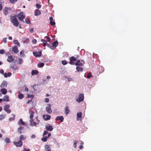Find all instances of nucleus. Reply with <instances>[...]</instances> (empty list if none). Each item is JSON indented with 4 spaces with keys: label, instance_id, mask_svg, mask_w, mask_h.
<instances>
[{
    "label": "nucleus",
    "instance_id": "obj_1",
    "mask_svg": "<svg viewBox=\"0 0 151 151\" xmlns=\"http://www.w3.org/2000/svg\"><path fill=\"white\" fill-rule=\"evenodd\" d=\"M11 23L16 27L18 26L19 22L16 17L14 16H11L10 17Z\"/></svg>",
    "mask_w": 151,
    "mask_h": 151
},
{
    "label": "nucleus",
    "instance_id": "obj_2",
    "mask_svg": "<svg viewBox=\"0 0 151 151\" xmlns=\"http://www.w3.org/2000/svg\"><path fill=\"white\" fill-rule=\"evenodd\" d=\"M58 45V42L57 41H55L51 45H48V47L52 50H54L57 46Z\"/></svg>",
    "mask_w": 151,
    "mask_h": 151
},
{
    "label": "nucleus",
    "instance_id": "obj_3",
    "mask_svg": "<svg viewBox=\"0 0 151 151\" xmlns=\"http://www.w3.org/2000/svg\"><path fill=\"white\" fill-rule=\"evenodd\" d=\"M84 95L83 94L81 93L80 94L78 97L76 99V101L78 103H80L83 101L84 100Z\"/></svg>",
    "mask_w": 151,
    "mask_h": 151
},
{
    "label": "nucleus",
    "instance_id": "obj_4",
    "mask_svg": "<svg viewBox=\"0 0 151 151\" xmlns=\"http://www.w3.org/2000/svg\"><path fill=\"white\" fill-rule=\"evenodd\" d=\"M10 106L8 104H6L4 106V110L8 114H10L11 113V110L9 108Z\"/></svg>",
    "mask_w": 151,
    "mask_h": 151
},
{
    "label": "nucleus",
    "instance_id": "obj_5",
    "mask_svg": "<svg viewBox=\"0 0 151 151\" xmlns=\"http://www.w3.org/2000/svg\"><path fill=\"white\" fill-rule=\"evenodd\" d=\"M18 17L19 20H21L23 22H24L23 19L25 17V16L23 15V12H20L18 15Z\"/></svg>",
    "mask_w": 151,
    "mask_h": 151
},
{
    "label": "nucleus",
    "instance_id": "obj_6",
    "mask_svg": "<svg viewBox=\"0 0 151 151\" xmlns=\"http://www.w3.org/2000/svg\"><path fill=\"white\" fill-rule=\"evenodd\" d=\"M46 111L49 114L52 113V110L51 108V105L50 104H47V106L46 108Z\"/></svg>",
    "mask_w": 151,
    "mask_h": 151
},
{
    "label": "nucleus",
    "instance_id": "obj_7",
    "mask_svg": "<svg viewBox=\"0 0 151 151\" xmlns=\"http://www.w3.org/2000/svg\"><path fill=\"white\" fill-rule=\"evenodd\" d=\"M14 143L17 147H21L22 145V142L21 140H19L18 142H14Z\"/></svg>",
    "mask_w": 151,
    "mask_h": 151
},
{
    "label": "nucleus",
    "instance_id": "obj_8",
    "mask_svg": "<svg viewBox=\"0 0 151 151\" xmlns=\"http://www.w3.org/2000/svg\"><path fill=\"white\" fill-rule=\"evenodd\" d=\"M76 120L77 121L82 120V113L81 112H78L77 114Z\"/></svg>",
    "mask_w": 151,
    "mask_h": 151
},
{
    "label": "nucleus",
    "instance_id": "obj_9",
    "mask_svg": "<svg viewBox=\"0 0 151 151\" xmlns=\"http://www.w3.org/2000/svg\"><path fill=\"white\" fill-rule=\"evenodd\" d=\"M81 62H83V63H81L80 60H78L77 61L76 63L75 64V65L82 66L83 65V64L84 63V62L83 60H82Z\"/></svg>",
    "mask_w": 151,
    "mask_h": 151
},
{
    "label": "nucleus",
    "instance_id": "obj_10",
    "mask_svg": "<svg viewBox=\"0 0 151 151\" xmlns=\"http://www.w3.org/2000/svg\"><path fill=\"white\" fill-rule=\"evenodd\" d=\"M70 112L69 108L68 106L65 107L64 109V113L66 115H67Z\"/></svg>",
    "mask_w": 151,
    "mask_h": 151
},
{
    "label": "nucleus",
    "instance_id": "obj_11",
    "mask_svg": "<svg viewBox=\"0 0 151 151\" xmlns=\"http://www.w3.org/2000/svg\"><path fill=\"white\" fill-rule=\"evenodd\" d=\"M51 116L48 115H44L43 116V119L45 121L50 120L51 118Z\"/></svg>",
    "mask_w": 151,
    "mask_h": 151
},
{
    "label": "nucleus",
    "instance_id": "obj_12",
    "mask_svg": "<svg viewBox=\"0 0 151 151\" xmlns=\"http://www.w3.org/2000/svg\"><path fill=\"white\" fill-rule=\"evenodd\" d=\"M33 55L36 57H40L41 55V51L33 52Z\"/></svg>",
    "mask_w": 151,
    "mask_h": 151
},
{
    "label": "nucleus",
    "instance_id": "obj_13",
    "mask_svg": "<svg viewBox=\"0 0 151 151\" xmlns=\"http://www.w3.org/2000/svg\"><path fill=\"white\" fill-rule=\"evenodd\" d=\"M18 124L20 126L21 125V124H22L23 125H26V124L25 122H23V121L22 119H20L19 121L17 122Z\"/></svg>",
    "mask_w": 151,
    "mask_h": 151
},
{
    "label": "nucleus",
    "instance_id": "obj_14",
    "mask_svg": "<svg viewBox=\"0 0 151 151\" xmlns=\"http://www.w3.org/2000/svg\"><path fill=\"white\" fill-rule=\"evenodd\" d=\"M46 129L47 131H51L53 129V128L52 127V126L49 124L47 125L46 126Z\"/></svg>",
    "mask_w": 151,
    "mask_h": 151
},
{
    "label": "nucleus",
    "instance_id": "obj_15",
    "mask_svg": "<svg viewBox=\"0 0 151 151\" xmlns=\"http://www.w3.org/2000/svg\"><path fill=\"white\" fill-rule=\"evenodd\" d=\"M45 151H51V148L50 145H46L45 146Z\"/></svg>",
    "mask_w": 151,
    "mask_h": 151
},
{
    "label": "nucleus",
    "instance_id": "obj_16",
    "mask_svg": "<svg viewBox=\"0 0 151 151\" xmlns=\"http://www.w3.org/2000/svg\"><path fill=\"white\" fill-rule=\"evenodd\" d=\"M63 119L64 118L62 116H58L55 118L56 120H59L61 122H63Z\"/></svg>",
    "mask_w": 151,
    "mask_h": 151
},
{
    "label": "nucleus",
    "instance_id": "obj_17",
    "mask_svg": "<svg viewBox=\"0 0 151 151\" xmlns=\"http://www.w3.org/2000/svg\"><path fill=\"white\" fill-rule=\"evenodd\" d=\"M11 10V9L9 8H5L4 9V14L6 15L8 12Z\"/></svg>",
    "mask_w": 151,
    "mask_h": 151
},
{
    "label": "nucleus",
    "instance_id": "obj_18",
    "mask_svg": "<svg viewBox=\"0 0 151 151\" xmlns=\"http://www.w3.org/2000/svg\"><path fill=\"white\" fill-rule=\"evenodd\" d=\"M41 41L42 42L43 46L44 47H45L46 46H48V45H50L49 44L47 43V41L45 40L42 39L41 40Z\"/></svg>",
    "mask_w": 151,
    "mask_h": 151
},
{
    "label": "nucleus",
    "instance_id": "obj_19",
    "mask_svg": "<svg viewBox=\"0 0 151 151\" xmlns=\"http://www.w3.org/2000/svg\"><path fill=\"white\" fill-rule=\"evenodd\" d=\"M14 60L12 56H9L7 59V61L9 62H11Z\"/></svg>",
    "mask_w": 151,
    "mask_h": 151
},
{
    "label": "nucleus",
    "instance_id": "obj_20",
    "mask_svg": "<svg viewBox=\"0 0 151 151\" xmlns=\"http://www.w3.org/2000/svg\"><path fill=\"white\" fill-rule=\"evenodd\" d=\"M12 50L13 52L17 53L18 52L19 50L17 46H14L12 48Z\"/></svg>",
    "mask_w": 151,
    "mask_h": 151
},
{
    "label": "nucleus",
    "instance_id": "obj_21",
    "mask_svg": "<svg viewBox=\"0 0 151 151\" xmlns=\"http://www.w3.org/2000/svg\"><path fill=\"white\" fill-rule=\"evenodd\" d=\"M24 127L20 126V127L18 128L17 131L18 133L21 134L22 133L21 130L24 129Z\"/></svg>",
    "mask_w": 151,
    "mask_h": 151
},
{
    "label": "nucleus",
    "instance_id": "obj_22",
    "mask_svg": "<svg viewBox=\"0 0 151 151\" xmlns=\"http://www.w3.org/2000/svg\"><path fill=\"white\" fill-rule=\"evenodd\" d=\"M12 75V73L10 72H9L7 73H5L4 74V76L5 78H6L8 77H10Z\"/></svg>",
    "mask_w": 151,
    "mask_h": 151
},
{
    "label": "nucleus",
    "instance_id": "obj_23",
    "mask_svg": "<svg viewBox=\"0 0 151 151\" xmlns=\"http://www.w3.org/2000/svg\"><path fill=\"white\" fill-rule=\"evenodd\" d=\"M7 86V83L6 81H4L1 84V85L0 86L1 88H4L5 87H6Z\"/></svg>",
    "mask_w": 151,
    "mask_h": 151
},
{
    "label": "nucleus",
    "instance_id": "obj_24",
    "mask_svg": "<svg viewBox=\"0 0 151 151\" xmlns=\"http://www.w3.org/2000/svg\"><path fill=\"white\" fill-rule=\"evenodd\" d=\"M4 101H9V96L8 95H5L3 99Z\"/></svg>",
    "mask_w": 151,
    "mask_h": 151
},
{
    "label": "nucleus",
    "instance_id": "obj_25",
    "mask_svg": "<svg viewBox=\"0 0 151 151\" xmlns=\"http://www.w3.org/2000/svg\"><path fill=\"white\" fill-rule=\"evenodd\" d=\"M41 14L40 11L38 9L37 10L35 13V16H37L40 15Z\"/></svg>",
    "mask_w": 151,
    "mask_h": 151
},
{
    "label": "nucleus",
    "instance_id": "obj_26",
    "mask_svg": "<svg viewBox=\"0 0 151 151\" xmlns=\"http://www.w3.org/2000/svg\"><path fill=\"white\" fill-rule=\"evenodd\" d=\"M27 138V137L25 136H24L23 135H20V136L19 137V139L20 140H24L26 139Z\"/></svg>",
    "mask_w": 151,
    "mask_h": 151
},
{
    "label": "nucleus",
    "instance_id": "obj_27",
    "mask_svg": "<svg viewBox=\"0 0 151 151\" xmlns=\"http://www.w3.org/2000/svg\"><path fill=\"white\" fill-rule=\"evenodd\" d=\"M1 93L4 95L6 94L7 92V91L5 88H2L1 90Z\"/></svg>",
    "mask_w": 151,
    "mask_h": 151
},
{
    "label": "nucleus",
    "instance_id": "obj_28",
    "mask_svg": "<svg viewBox=\"0 0 151 151\" xmlns=\"http://www.w3.org/2000/svg\"><path fill=\"white\" fill-rule=\"evenodd\" d=\"M38 73V72L37 70H32L31 72V74L32 75H37Z\"/></svg>",
    "mask_w": 151,
    "mask_h": 151
},
{
    "label": "nucleus",
    "instance_id": "obj_29",
    "mask_svg": "<svg viewBox=\"0 0 151 151\" xmlns=\"http://www.w3.org/2000/svg\"><path fill=\"white\" fill-rule=\"evenodd\" d=\"M29 113L30 114L29 116L30 118H33L34 117L33 115L34 113V111H33L31 110L29 111Z\"/></svg>",
    "mask_w": 151,
    "mask_h": 151
},
{
    "label": "nucleus",
    "instance_id": "obj_30",
    "mask_svg": "<svg viewBox=\"0 0 151 151\" xmlns=\"http://www.w3.org/2000/svg\"><path fill=\"white\" fill-rule=\"evenodd\" d=\"M12 116H13V117H10L9 119V121H13L14 119V118L15 117V115L14 114H12Z\"/></svg>",
    "mask_w": 151,
    "mask_h": 151
},
{
    "label": "nucleus",
    "instance_id": "obj_31",
    "mask_svg": "<svg viewBox=\"0 0 151 151\" xmlns=\"http://www.w3.org/2000/svg\"><path fill=\"white\" fill-rule=\"evenodd\" d=\"M76 69L77 71L78 72H82L83 71V69L81 68H80L79 67L77 66L76 67Z\"/></svg>",
    "mask_w": 151,
    "mask_h": 151
},
{
    "label": "nucleus",
    "instance_id": "obj_32",
    "mask_svg": "<svg viewBox=\"0 0 151 151\" xmlns=\"http://www.w3.org/2000/svg\"><path fill=\"white\" fill-rule=\"evenodd\" d=\"M44 65V64L43 63H39L37 64V66L39 68H41L43 67Z\"/></svg>",
    "mask_w": 151,
    "mask_h": 151
},
{
    "label": "nucleus",
    "instance_id": "obj_33",
    "mask_svg": "<svg viewBox=\"0 0 151 151\" xmlns=\"http://www.w3.org/2000/svg\"><path fill=\"white\" fill-rule=\"evenodd\" d=\"M79 142H80V144L81 145L79 147V148L80 149H81L83 148V142L82 141H80Z\"/></svg>",
    "mask_w": 151,
    "mask_h": 151
},
{
    "label": "nucleus",
    "instance_id": "obj_34",
    "mask_svg": "<svg viewBox=\"0 0 151 151\" xmlns=\"http://www.w3.org/2000/svg\"><path fill=\"white\" fill-rule=\"evenodd\" d=\"M14 70H15L17 69V68L16 66L14 65H11L10 66Z\"/></svg>",
    "mask_w": 151,
    "mask_h": 151
},
{
    "label": "nucleus",
    "instance_id": "obj_35",
    "mask_svg": "<svg viewBox=\"0 0 151 151\" xmlns=\"http://www.w3.org/2000/svg\"><path fill=\"white\" fill-rule=\"evenodd\" d=\"M18 98L19 99H22L24 98V95L22 93H19L18 96Z\"/></svg>",
    "mask_w": 151,
    "mask_h": 151
},
{
    "label": "nucleus",
    "instance_id": "obj_36",
    "mask_svg": "<svg viewBox=\"0 0 151 151\" xmlns=\"http://www.w3.org/2000/svg\"><path fill=\"white\" fill-rule=\"evenodd\" d=\"M6 116V114L2 115L1 114L0 115V120H1L3 119H4Z\"/></svg>",
    "mask_w": 151,
    "mask_h": 151
},
{
    "label": "nucleus",
    "instance_id": "obj_37",
    "mask_svg": "<svg viewBox=\"0 0 151 151\" xmlns=\"http://www.w3.org/2000/svg\"><path fill=\"white\" fill-rule=\"evenodd\" d=\"M4 140H5V143L6 144L10 143L11 142V141L9 140V139L8 138H6Z\"/></svg>",
    "mask_w": 151,
    "mask_h": 151
},
{
    "label": "nucleus",
    "instance_id": "obj_38",
    "mask_svg": "<svg viewBox=\"0 0 151 151\" xmlns=\"http://www.w3.org/2000/svg\"><path fill=\"white\" fill-rule=\"evenodd\" d=\"M45 39H46V41H47V42H50V41L51 40V39L49 37L45 36Z\"/></svg>",
    "mask_w": 151,
    "mask_h": 151
},
{
    "label": "nucleus",
    "instance_id": "obj_39",
    "mask_svg": "<svg viewBox=\"0 0 151 151\" xmlns=\"http://www.w3.org/2000/svg\"><path fill=\"white\" fill-rule=\"evenodd\" d=\"M25 22L27 24H29L30 23V21L29 19L28 18H26L25 20Z\"/></svg>",
    "mask_w": 151,
    "mask_h": 151
},
{
    "label": "nucleus",
    "instance_id": "obj_40",
    "mask_svg": "<svg viewBox=\"0 0 151 151\" xmlns=\"http://www.w3.org/2000/svg\"><path fill=\"white\" fill-rule=\"evenodd\" d=\"M69 59L70 60L73 61H75L76 60V59L73 57H70L69 58Z\"/></svg>",
    "mask_w": 151,
    "mask_h": 151
},
{
    "label": "nucleus",
    "instance_id": "obj_41",
    "mask_svg": "<svg viewBox=\"0 0 151 151\" xmlns=\"http://www.w3.org/2000/svg\"><path fill=\"white\" fill-rule=\"evenodd\" d=\"M77 142L78 141L76 140L74 141L73 147L74 148H76L77 147Z\"/></svg>",
    "mask_w": 151,
    "mask_h": 151
},
{
    "label": "nucleus",
    "instance_id": "obj_42",
    "mask_svg": "<svg viewBox=\"0 0 151 151\" xmlns=\"http://www.w3.org/2000/svg\"><path fill=\"white\" fill-rule=\"evenodd\" d=\"M24 51L23 50H22L20 51V53L21 57H23V55H24Z\"/></svg>",
    "mask_w": 151,
    "mask_h": 151
},
{
    "label": "nucleus",
    "instance_id": "obj_43",
    "mask_svg": "<svg viewBox=\"0 0 151 151\" xmlns=\"http://www.w3.org/2000/svg\"><path fill=\"white\" fill-rule=\"evenodd\" d=\"M36 125V123L33 122H32V123H30V126L32 127L33 126H35Z\"/></svg>",
    "mask_w": 151,
    "mask_h": 151
},
{
    "label": "nucleus",
    "instance_id": "obj_44",
    "mask_svg": "<svg viewBox=\"0 0 151 151\" xmlns=\"http://www.w3.org/2000/svg\"><path fill=\"white\" fill-rule=\"evenodd\" d=\"M23 62V60L22 59L19 58V62L18 64L19 65L21 64Z\"/></svg>",
    "mask_w": 151,
    "mask_h": 151
},
{
    "label": "nucleus",
    "instance_id": "obj_45",
    "mask_svg": "<svg viewBox=\"0 0 151 151\" xmlns=\"http://www.w3.org/2000/svg\"><path fill=\"white\" fill-rule=\"evenodd\" d=\"M65 78L68 79V81H73V79L72 78H68L66 76L65 77Z\"/></svg>",
    "mask_w": 151,
    "mask_h": 151
},
{
    "label": "nucleus",
    "instance_id": "obj_46",
    "mask_svg": "<svg viewBox=\"0 0 151 151\" xmlns=\"http://www.w3.org/2000/svg\"><path fill=\"white\" fill-rule=\"evenodd\" d=\"M62 63L63 65H65L67 64V62L65 60H63L62 61Z\"/></svg>",
    "mask_w": 151,
    "mask_h": 151
},
{
    "label": "nucleus",
    "instance_id": "obj_47",
    "mask_svg": "<svg viewBox=\"0 0 151 151\" xmlns=\"http://www.w3.org/2000/svg\"><path fill=\"white\" fill-rule=\"evenodd\" d=\"M36 7L38 9H40L41 7V5L38 4H36Z\"/></svg>",
    "mask_w": 151,
    "mask_h": 151
},
{
    "label": "nucleus",
    "instance_id": "obj_48",
    "mask_svg": "<svg viewBox=\"0 0 151 151\" xmlns=\"http://www.w3.org/2000/svg\"><path fill=\"white\" fill-rule=\"evenodd\" d=\"M50 24L52 26H54V25H55V22L53 21V22H52V21H51V22H50Z\"/></svg>",
    "mask_w": 151,
    "mask_h": 151
},
{
    "label": "nucleus",
    "instance_id": "obj_49",
    "mask_svg": "<svg viewBox=\"0 0 151 151\" xmlns=\"http://www.w3.org/2000/svg\"><path fill=\"white\" fill-rule=\"evenodd\" d=\"M4 51L3 49L0 50V54H3L4 53Z\"/></svg>",
    "mask_w": 151,
    "mask_h": 151
},
{
    "label": "nucleus",
    "instance_id": "obj_50",
    "mask_svg": "<svg viewBox=\"0 0 151 151\" xmlns=\"http://www.w3.org/2000/svg\"><path fill=\"white\" fill-rule=\"evenodd\" d=\"M24 88V90L25 91L28 92V89L25 86H23V88Z\"/></svg>",
    "mask_w": 151,
    "mask_h": 151
},
{
    "label": "nucleus",
    "instance_id": "obj_51",
    "mask_svg": "<svg viewBox=\"0 0 151 151\" xmlns=\"http://www.w3.org/2000/svg\"><path fill=\"white\" fill-rule=\"evenodd\" d=\"M32 42L33 44H35L37 43V40L35 39H33L32 40Z\"/></svg>",
    "mask_w": 151,
    "mask_h": 151
},
{
    "label": "nucleus",
    "instance_id": "obj_52",
    "mask_svg": "<svg viewBox=\"0 0 151 151\" xmlns=\"http://www.w3.org/2000/svg\"><path fill=\"white\" fill-rule=\"evenodd\" d=\"M49 101V99L48 98H46L45 99V102L46 103H48Z\"/></svg>",
    "mask_w": 151,
    "mask_h": 151
},
{
    "label": "nucleus",
    "instance_id": "obj_53",
    "mask_svg": "<svg viewBox=\"0 0 151 151\" xmlns=\"http://www.w3.org/2000/svg\"><path fill=\"white\" fill-rule=\"evenodd\" d=\"M48 133V132L47 131H44V132L43 134V136H44L45 135H46Z\"/></svg>",
    "mask_w": 151,
    "mask_h": 151
},
{
    "label": "nucleus",
    "instance_id": "obj_54",
    "mask_svg": "<svg viewBox=\"0 0 151 151\" xmlns=\"http://www.w3.org/2000/svg\"><path fill=\"white\" fill-rule=\"evenodd\" d=\"M41 140L43 142H46L47 141V140L44 137L42 138Z\"/></svg>",
    "mask_w": 151,
    "mask_h": 151
},
{
    "label": "nucleus",
    "instance_id": "obj_55",
    "mask_svg": "<svg viewBox=\"0 0 151 151\" xmlns=\"http://www.w3.org/2000/svg\"><path fill=\"white\" fill-rule=\"evenodd\" d=\"M2 41L4 43L6 42V38H4L3 39Z\"/></svg>",
    "mask_w": 151,
    "mask_h": 151
},
{
    "label": "nucleus",
    "instance_id": "obj_56",
    "mask_svg": "<svg viewBox=\"0 0 151 151\" xmlns=\"http://www.w3.org/2000/svg\"><path fill=\"white\" fill-rule=\"evenodd\" d=\"M92 77V75L91 74H88L87 76V78H91Z\"/></svg>",
    "mask_w": 151,
    "mask_h": 151
},
{
    "label": "nucleus",
    "instance_id": "obj_57",
    "mask_svg": "<svg viewBox=\"0 0 151 151\" xmlns=\"http://www.w3.org/2000/svg\"><path fill=\"white\" fill-rule=\"evenodd\" d=\"M17 0H9V1L11 3H14Z\"/></svg>",
    "mask_w": 151,
    "mask_h": 151
},
{
    "label": "nucleus",
    "instance_id": "obj_58",
    "mask_svg": "<svg viewBox=\"0 0 151 151\" xmlns=\"http://www.w3.org/2000/svg\"><path fill=\"white\" fill-rule=\"evenodd\" d=\"M73 61L70 60L69 63L71 65H75Z\"/></svg>",
    "mask_w": 151,
    "mask_h": 151
},
{
    "label": "nucleus",
    "instance_id": "obj_59",
    "mask_svg": "<svg viewBox=\"0 0 151 151\" xmlns=\"http://www.w3.org/2000/svg\"><path fill=\"white\" fill-rule=\"evenodd\" d=\"M0 73L4 75V71L3 69L0 70Z\"/></svg>",
    "mask_w": 151,
    "mask_h": 151
},
{
    "label": "nucleus",
    "instance_id": "obj_60",
    "mask_svg": "<svg viewBox=\"0 0 151 151\" xmlns=\"http://www.w3.org/2000/svg\"><path fill=\"white\" fill-rule=\"evenodd\" d=\"M31 137L32 138L35 139L36 137V136H35V134H32V135Z\"/></svg>",
    "mask_w": 151,
    "mask_h": 151
},
{
    "label": "nucleus",
    "instance_id": "obj_61",
    "mask_svg": "<svg viewBox=\"0 0 151 151\" xmlns=\"http://www.w3.org/2000/svg\"><path fill=\"white\" fill-rule=\"evenodd\" d=\"M14 43L15 44H17L18 43V41L17 40H15L14 41Z\"/></svg>",
    "mask_w": 151,
    "mask_h": 151
},
{
    "label": "nucleus",
    "instance_id": "obj_62",
    "mask_svg": "<svg viewBox=\"0 0 151 151\" xmlns=\"http://www.w3.org/2000/svg\"><path fill=\"white\" fill-rule=\"evenodd\" d=\"M33 122V118H30V119L29 120V122H30V123H32V122Z\"/></svg>",
    "mask_w": 151,
    "mask_h": 151
},
{
    "label": "nucleus",
    "instance_id": "obj_63",
    "mask_svg": "<svg viewBox=\"0 0 151 151\" xmlns=\"http://www.w3.org/2000/svg\"><path fill=\"white\" fill-rule=\"evenodd\" d=\"M30 32L31 33H32L33 32V28H30L29 29Z\"/></svg>",
    "mask_w": 151,
    "mask_h": 151
},
{
    "label": "nucleus",
    "instance_id": "obj_64",
    "mask_svg": "<svg viewBox=\"0 0 151 151\" xmlns=\"http://www.w3.org/2000/svg\"><path fill=\"white\" fill-rule=\"evenodd\" d=\"M24 151H30L29 149H27L26 148H24Z\"/></svg>",
    "mask_w": 151,
    "mask_h": 151
}]
</instances>
